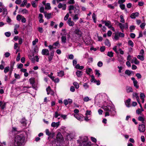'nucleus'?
Here are the masks:
<instances>
[{
  "mask_svg": "<svg viewBox=\"0 0 146 146\" xmlns=\"http://www.w3.org/2000/svg\"><path fill=\"white\" fill-rule=\"evenodd\" d=\"M74 33L77 35L78 37H80L81 35V32L78 29H76L74 31Z\"/></svg>",
  "mask_w": 146,
  "mask_h": 146,
  "instance_id": "obj_5",
  "label": "nucleus"
},
{
  "mask_svg": "<svg viewBox=\"0 0 146 146\" xmlns=\"http://www.w3.org/2000/svg\"><path fill=\"white\" fill-rule=\"evenodd\" d=\"M74 12L75 13L80 14V13L79 8L77 7H74Z\"/></svg>",
  "mask_w": 146,
  "mask_h": 146,
  "instance_id": "obj_21",
  "label": "nucleus"
},
{
  "mask_svg": "<svg viewBox=\"0 0 146 146\" xmlns=\"http://www.w3.org/2000/svg\"><path fill=\"white\" fill-rule=\"evenodd\" d=\"M88 139V137L86 136H84L81 138V142H82L83 143L84 142H86L87 141Z\"/></svg>",
  "mask_w": 146,
  "mask_h": 146,
  "instance_id": "obj_26",
  "label": "nucleus"
},
{
  "mask_svg": "<svg viewBox=\"0 0 146 146\" xmlns=\"http://www.w3.org/2000/svg\"><path fill=\"white\" fill-rule=\"evenodd\" d=\"M43 16L42 14L40 13L39 14L38 17L39 19V21L40 23H42L44 22V20L42 19Z\"/></svg>",
  "mask_w": 146,
  "mask_h": 146,
  "instance_id": "obj_16",
  "label": "nucleus"
},
{
  "mask_svg": "<svg viewBox=\"0 0 146 146\" xmlns=\"http://www.w3.org/2000/svg\"><path fill=\"white\" fill-rule=\"evenodd\" d=\"M27 3V0H24L21 4L20 5L21 7H24Z\"/></svg>",
  "mask_w": 146,
  "mask_h": 146,
  "instance_id": "obj_33",
  "label": "nucleus"
},
{
  "mask_svg": "<svg viewBox=\"0 0 146 146\" xmlns=\"http://www.w3.org/2000/svg\"><path fill=\"white\" fill-rule=\"evenodd\" d=\"M138 129L141 132H144L145 130V125L143 124L139 125Z\"/></svg>",
  "mask_w": 146,
  "mask_h": 146,
  "instance_id": "obj_3",
  "label": "nucleus"
},
{
  "mask_svg": "<svg viewBox=\"0 0 146 146\" xmlns=\"http://www.w3.org/2000/svg\"><path fill=\"white\" fill-rule=\"evenodd\" d=\"M136 113L137 114L139 115H142V114H143L140 109H138L136 111Z\"/></svg>",
  "mask_w": 146,
  "mask_h": 146,
  "instance_id": "obj_39",
  "label": "nucleus"
},
{
  "mask_svg": "<svg viewBox=\"0 0 146 146\" xmlns=\"http://www.w3.org/2000/svg\"><path fill=\"white\" fill-rule=\"evenodd\" d=\"M83 86L85 89H87L89 87V85L88 84V83H84L83 84Z\"/></svg>",
  "mask_w": 146,
  "mask_h": 146,
  "instance_id": "obj_47",
  "label": "nucleus"
},
{
  "mask_svg": "<svg viewBox=\"0 0 146 146\" xmlns=\"http://www.w3.org/2000/svg\"><path fill=\"white\" fill-rule=\"evenodd\" d=\"M61 42L62 43H65L66 42V35H61Z\"/></svg>",
  "mask_w": 146,
  "mask_h": 146,
  "instance_id": "obj_15",
  "label": "nucleus"
},
{
  "mask_svg": "<svg viewBox=\"0 0 146 146\" xmlns=\"http://www.w3.org/2000/svg\"><path fill=\"white\" fill-rule=\"evenodd\" d=\"M83 146H91V142H84L83 143Z\"/></svg>",
  "mask_w": 146,
  "mask_h": 146,
  "instance_id": "obj_34",
  "label": "nucleus"
},
{
  "mask_svg": "<svg viewBox=\"0 0 146 146\" xmlns=\"http://www.w3.org/2000/svg\"><path fill=\"white\" fill-rule=\"evenodd\" d=\"M64 75V72L63 71H60L58 72V76L59 77H62Z\"/></svg>",
  "mask_w": 146,
  "mask_h": 146,
  "instance_id": "obj_27",
  "label": "nucleus"
},
{
  "mask_svg": "<svg viewBox=\"0 0 146 146\" xmlns=\"http://www.w3.org/2000/svg\"><path fill=\"white\" fill-rule=\"evenodd\" d=\"M131 99L129 98L125 102V104L126 106L128 107H130Z\"/></svg>",
  "mask_w": 146,
  "mask_h": 146,
  "instance_id": "obj_19",
  "label": "nucleus"
},
{
  "mask_svg": "<svg viewBox=\"0 0 146 146\" xmlns=\"http://www.w3.org/2000/svg\"><path fill=\"white\" fill-rule=\"evenodd\" d=\"M21 12L23 14H28L29 13L28 10L25 9L22 10Z\"/></svg>",
  "mask_w": 146,
  "mask_h": 146,
  "instance_id": "obj_43",
  "label": "nucleus"
},
{
  "mask_svg": "<svg viewBox=\"0 0 146 146\" xmlns=\"http://www.w3.org/2000/svg\"><path fill=\"white\" fill-rule=\"evenodd\" d=\"M129 29H130V32H132L133 30L135 29V27L134 25H131Z\"/></svg>",
  "mask_w": 146,
  "mask_h": 146,
  "instance_id": "obj_56",
  "label": "nucleus"
},
{
  "mask_svg": "<svg viewBox=\"0 0 146 146\" xmlns=\"http://www.w3.org/2000/svg\"><path fill=\"white\" fill-rule=\"evenodd\" d=\"M3 15H4V17H5L8 14L7 9L6 7H3Z\"/></svg>",
  "mask_w": 146,
  "mask_h": 146,
  "instance_id": "obj_13",
  "label": "nucleus"
},
{
  "mask_svg": "<svg viewBox=\"0 0 146 146\" xmlns=\"http://www.w3.org/2000/svg\"><path fill=\"white\" fill-rule=\"evenodd\" d=\"M66 4H62L61 3H59L58 5V7L60 9L62 7V9L63 10H65L66 9Z\"/></svg>",
  "mask_w": 146,
  "mask_h": 146,
  "instance_id": "obj_4",
  "label": "nucleus"
},
{
  "mask_svg": "<svg viewBox=\"0 0 146 146\" xmlns=\"http://www.w3.org/2000/svg\"><path fill=\"white\" fill-rule=\"evenodd\" d=\"M67 23L70 26H73L74 24V23L73 21H67Z\"/></svg>",
  "mask_w": 146,
  "mask_h": 146,
  "instance_id": "obj_35",
  "label": "nucleus"
},
{
  "mask_svg": "<svg viewBox=\"0 0 146 146\" xmlns=\"http://www.w3.org/2000/svg\"><path fill=\"white\" fill-rule=\"evenodd\" d=\"M34 51L35 52L36 54L38 52V48L37 46H36L35 47L34 49Z\"/></svg>",
  "mask_w": 146,
  "mask_h": 146,
  "instance_id": "obj_54",
  "label": "nucleus"
},
{
  "mask_svg": "<svg viewBox=\"0 0 146 146\" xmlns=\"http://www.w3.org/2000/svg\"><path fill=\"white\" fill-rule=\"evenodd\" d=\"M139 13L138 12L132 13L130 17L132 19H135L136 17H138Z\"/></svg>",
  "mask_w": 146,
  "mask_h": 146,
  "instance_id": "obj_8",
  "label": "nucleus"
},
{
  "mask_svg": "<svg viewBox=\"0 0 146 146\" xmlns=\"http://www.w3.org/2000/svg\"><path fill=\"white\" fill-rule=\"evenodd\" d=\"M92 18L94 20V22H96V15L95 14V13H93L92 15Z\"/></svg>",
  "mask_w": 146,
  "mask_h": 146,
  "instance_id": "obj_57",
  "label": "nucleus"
},
{
  "mask_svg": "<svg viewBox=\"0 0 146 146\" xmlns=\"http://www.w3.org/2000/svg\"><path fill=\"white\" fill-rule=\"evenodd\" d=\"M45 132L46 134L49 136H50L51 134V133L50 132L49 130L48 129L46 130Z\"/></svg>",
  "mask_w": 146,
  "mask_h": 146,
  "instance_id": "obj_52",
  "label": "nucleus"
},
{
  "mask_svg": "<svg viewBox=\"0 0 146 146\" xmlns=\"http://www.w3.org/2000/svg\"><path fill=\"white\" fill-rule=\"evenodd\" d=\"M141 115V116H139L138 117V119L139 121H141L142 123L144 124V119L143 117L144 115L142 114V115Z\"/></svg>",
  "mask_w": 146,
  "mask_h": 146,
  "instance_id": "obj_17",
  "label": "nucleus"
},
{
  "mask_svg": "<svg viewBox=\"0 0 146 146\" xmlns=\"http://www.w3.org/2000/svg\"><path fill=\"white\" fill-rule=\"evenodd\" d=\"M38 38H36L35 40H33L32 42V44L33 46L35 45L36 43L38 42Z\"/></svg>",
  "mask_w": 146,
  "mask_h": 146,
  "instance_id": "obj_49",
  "label": "nucleus"
},
{
  "mask_svg": "<svg viewBox=\"0 0 146 146\" xmlns=\"http://www.w3.org/2000/svg\"><path fill=\"white\" fill-rule=\"evenodd\" d=\"M75 68L77 69L82 70L84 68V66H80L79 64H78L76 65Z\"/></svg>",
  "mask_w": 146,
  "mask_h": 146,
  "instance_id": "obj_24",
  "label": "nucleus"
},
{
  "mask_svg": "<svg viewBox=\"0 0 146 146\" xmlns=\"http://www.w3.org/2000/svg\"><path fill=\"white\" fill-rule=\"evenodd\" d=\"M44 16L47 19H50L51 17V13L47 14L46 12H44Z\"/></svg>",
  "mask_w": 146,
  "mask_h": 146,
  "instance_id": "obj_18",
  "label": "nucleus"
},
{
  "mask_svg": "<svg viewBox=\"0 0 146 146\" xmlns=\"http://www.w3.org/2000/svg\"><path fill=\"white\" fill-rule=\"evenodd\" d=\"M42 54L43 55H49V52L48 50L47 49H43L42 50Z\"/></svg>",
  "mask_w": 146,
  "mask_h": 146,
  "instance_id": "obj_6",
  "label": "nucleus"
},
{
  "mask_svg": "<svg viewBox=\"0 0 146 146\" xmlns=\"http://www.w3.org/2000/svg\"><path fill=\"white\" fill-rule=\"evenodd\" d=\"M25 141V137L23 135H17L15 138L14 144L16 146H21Z\"/></svg>",
  "mask_w": 146,
  "mask_h": 146,
  "instance_id": "obj_2",
  "label": "nucleus"
},
{
  "mask_svg": "<svg viewBox=\"0 0 146 146\" xmlns=\"http://www.w3.org/2000/svg\"><path fill=\"white\" fill-rule=\"evenodd\" d=\"M137 58L141 61L143 60L144 59V56L142 55H138Z\"/></svg>",
  "mask_w": 146,
  "mask_h": 146,
  "instance_id": "obj_42",
  "label": "nucleus"
},
{
  "mask_svg": "<svg viewBox=\"0 0 146 146\" xmlns=\"http://www.w3.org/2000/svg\"><path fill=\"white\" fill-rule=\"evenodd\" d=\"M14 76L16 79H19L20 78V76L19 74H17L16 73H15Z\"/></svg>",
  "mask_w": 146,
  "mask_h": 146,
  "instance_id": "obj_63",
  "label": "nucleus"
},
{
  "mask_svg": "<svg viewBox=\"0 0 146 146\" xmlns=\"http://www.w3.org/2000/svg\"><path fill=\"white\" fill-rule=\"evenodd\" d=\"M95 74L97 75L98 77H99L100 75V74L99 72V70H95Z\"/></svg>",
  "mask_w": 146,
  "mask_h": 146,
  "instance_id": "obj_55",
  "label": "nucleus"
},
{
  "mask_svg": "<svg viewBox=\"0 0 146 146\" xmlns=\"http://www.w3.org/2000/svg\"><path fill=\"white\" fill-rule=\"evenodd\" d=\"M35 79L34 78H31L29 80V82L33 86L35 83Z\"/></svg>",
  "mask_w": 146,
  "mask_h": 146,
  "instance_id": "obj_31",
  "label": "nucleus"
},
{
  "mask_svg": "<svg viewBox=\"0 0 146 146\" xmlns=\"http://www.w3.org/2000/svg\"><path fill=\"white\" fill-rule=\"evenodd\" d=\"M69 16V15L68 13H67L66 15L65 16L64 18V21H66L68 18V17Z\"/></svg>",
  "mask_w": 146,
  "mask_h": 146,
  "instance_id": "obj_59",
  "label": "nucleus"
},
{
  "mask_svg": "<svg viewBox=\"0 0 146 146\" xmlns=\"http://www.w3.org/2000/svg\"><path fill=\"white\" fill-rule=\"evenodd\" d=\"M98 66L99 67H102L103 65V63L101 61H99L97 64Z\"/></svg>",
  "mask_w": 146,
  "mask_h": 146,
  "instance_id": "obj_62",
  "label": "nucleus"
},
{
  "mask_svg": "<svg viewBox=\"0 0 146 146\" xmlns=\"http://www.w3.org/2000/svg\"><path fill=\"white\" fill-rule=\"evenodd\" d=\"M56 138L57 139H59L62 140V135L61 134L60 132L58 133L57 136H56Z\"/></svg>",
  "mask_w": 146,
  "mask_h": 146,
  "instance_id": "obj_25",
  "label": "nucleus"
},
{
  "mask_svg": "<svg viewBox=\"0 0 146 146\" xmlns=\"http://www.w3.org/2000/svg\"><path fill=\"white\" fill-rule=\"evenodd\" d=\"M140 97L141 99L144 98L145 97V96L144 93H140Z\"/></svg>",
  "mask_w": 146,
  "mask_h": 146,
  "instance_id": "obj_53",
  "label": "nucleus"
},
{
  "mask_svg": "<svg viewBox=\"0 0 146 146\" xmlns=\"http://www.w3.org/2000/svg\"><path fill=\"white\" fill-rule=\"evenodd\" d=\"M126 91L127 93H129L132 92L133 90L132 88L130 86H127L126 87Z\"/></svg>",
  "mask_w": 146,
  "mask_h": 146,
  "instance_id": "obj_12",
  "label": "nucleus"
},
{
  "mask_svg": "<svg viewBox=\"0 0 146 146\" xmlns=\"http://www.w3.org/2000/svg\"><path fill=\"white\" fill-rule=\"evenodd\" d=\"M46 91L47 92V94L48 95H49L50 94L51 95H52V93H50L51 92H52V91L51 90L50 87L49 86H48L46 89Z\"/></svg>",
  "mask_w": 146,
  "mask_h": 146,
  "instance_id": "obj_29",
  "label": "nucleus"
},
{
  "mask_svg": "<svg viewBox=\"0 0 146 146\" xmlns=\"http://www.w3.org/2000/svg\"><path fill=\"white\" fill-rule=\"evenodd\" d=\"M92 71V70L90 68H87L86 70V74L89 75L90 74V73Z\"/></svg>",
  "mask_w": 146,
  "mask_h": 146,
  "instance_id": "obj_37",
  "label": "nucleus"
},
{
  "mask_svg": "<svg viewBox=\"0 0 146 146\" xmlns=\"http://www.w3.org/2000/svg\"><path fill=\"white\" fill-rule=\"evenodd\" d=\"M73 84L75 86L76 88L78 89L79 88V86L77 82H74L73 83Z\"/></svg>",
  "mask_w": 146,
  "mask_h": 146,
  "instance_id": "obj_38",
  "label": "nucleus"
},
{
  "mask_svg": "<svg viewBox=\"0 0 146 146\" xmlns=\"http://www.w3.org/2000/svg\"><path fill=\"white\" fill-rule=\"evenodd\" d=\"M119 37H124L125 35L124 33L121 32H119L117 33Z\"/></svg>",
  "mask_w": 146,
  "mask_h": 146,
  "instance_id": "obj_44",
  "label": "nucleus"
},
{
  "mask_svg": "<svg viewBox=\"0 0 146 146\" xmlns=\"http://www.w3.org/2000/svg\"><path fill=\"white\" fill-rule=\"evenodd\" d=\"M105 43L106 45L108 47H110L111 46V44L109 40L108 39H106L105 41Z\"/></svg>",
  "mask_w": 146,
  "mask_h": 146,
  "instance_id": "obj_28",
  "label": "nucleus"
},
{
  "mask_svg": "<svg viewBox=\"0 0 146 146\" xmlns=\"http://www.w3.org/2000/svg\"><path fill=\"white\" fill-rule=\"evenodd\" d=\"M104 22L105 23V25L108 27L109 28H111V27L112 26L111 24V23L109 21L108 22L104 21Z\"/></svg>",
  "mask_w": 146,
  "mask_h": 146,
  "instance_id": "obj_22",
  "label": "nucleus"
},
{
  "mask_svg": "<svg viewBox=\"0 0 146 146\" xmlns=\"http://www.w3.org/2000/svg\"><path fill=\"white\" fill-rule=\"evenodd\" d=\"M102 108L106 111L105 115V117L109 115L114 116L116 115L115 108L113 106H104Z\"/></svg>",
  "mask_w": 146,
  "mask_h": 146,
  "instance_id": "obj_1",
  "label": "nucleus"
},
{
  "mask_svg": "<svg viewBox=\"0 0 146 146\" xmlns=\"http://www.w3.org/2000/svg\"><path fill=\"white\" fill-rule=\"evenodd\" d=\"M15 63V62L14 61H13L11 63V65H10V68L11 69V70H13V66L14 65V64Z\"/></svg>",
  "mask_w": 146,
  "mask_h": 146,
  "instance_id": "obj_50",
  "label": "nucleus"
},
{
  "mask_svg": "<svg viewBox=\"0 0 146 146\" xmlns=\"http://www.w3.org/2000/svg\"><path fill=\"white\" fill-rule=\"evenodd\" d=\"M75 14L74 15L72 18L73 20L75 21L78 19L79 17H78V15L79 14Z\"/></svg>",
  "mask_w": 146,
  "mask_h": 146,
  "instance_id": "obj_20",
  "label": "nucleus"
},
{
  "mask_svg": "<svg viewBox=\"0 0 146 146\" xmlns=\"http://www.w3.org/2000/svg\"><path fill=\"white\" fill-rule=\"evenodd\" d=\"M125 73L126 74L130 76L131 74V72L129 70H125Z\"/></svg>",
  "mask_w": 146,
  "mask_h": 146,
  "instance_id": "obj_48",
  "label": "nucleus"
},
{
  "mask_svg": "<svg viewBox=\"0 0 146 146\" xmlns=\"http://www.w3.org/2000/svg\"><path fill=\"white\" fill-rule=\"evenodd\" d=\"M22 17L23 16L21 15H18L17 16V19L18 21H20Z\"/></svg>",
  "mask_w": 146,
  "mask_h": 146,
  "instance_id": "obj_46",
  "label": "nucleus"
},
{
  "mask_svg": "<svg viewBox=\"0 0 146 146\" xmlns=\"http://www.w3.org/2000/svg\"><path fill=\"white\" fill-rule=\"evenodd\" d=\"M128 44L129 46H131V47H133L134 46L133 42L131 40L128 41Z\"/></svg>",
  "mask_w": 146,
  "mask_h": 146,
  "instance_id": "obj_41",
  "label": "nucleus"
},
{
  "mask_svg": "<svg viewBox=\"0 0 146 146\" xmlns=\"http://www.w3.org/2000/svg\"><path fill=\"white\" fill-rule=\"evenodd\" d=\"M10 68L9 66H7L5 67L4 68V72L5 73L8 72L10 70Z\"/></svg>",
  "mask_w": 146,
  "mask_h": 146,
  "instance_id": "obj_40",
  "label": "nucleus"
},
{
  "mask_svg": "<svg viewBox=\"0 0 146 146\" xmlns=\"http://www.w3.org/2000/svg\"><path fill=\"white\" fill-rule=\"evenodd\" d=\"M62 33H60L61 35H66L67 34L65 29H63L62 30Z\"/></svg>",
  "mask_w": 146,
  "mask_h": 146,
  "instance_id": "obj_30",
  "label": "nucleus"
},
{
  "mask_svg": "<svg viewBox=\"0 0 146 146\" xmlns=\"http://www.w3.org/2000/svg\"><path fill=\"white\" fill-rule=\"evenodd\" d=\"M6 103H3L2 101H0V108L2 110H4L6 107Z\"/></svg>",
  "mask_w": 146,
  "mask_h": 146,
  "instance_id": "obj_10",
  "label": "nucleus"
},
{
  "mask_svg": "<svg viewBox=\"0 0 146 146\" xmlns=\"http://www.w3.org/2000/svg\"><path fill=\"white\" fill-rule=\"evenodd\" d=\"M119 26L121 29H124V24H122L121 23H119L118 24Z\"/></svg>",
  "mask_w": 146,
  "mask_h": 146,
  "instance_id": "obj_51",
  "label": "nucleus"
},
{
  "mask_svg": "<svg viewBox=\"0 0 146 146\" xmlns=\"http://www.w3.org/2000/svg\"><path fill=\"white\" fill-rule=\"evenodd\" d=\"M120 18L121 19V20L120 21V22L122 23H124L125 20L123 18V16L122 15H121L120 16Z\"/></svg>",
  "mask_w": 146,
  "mask_h": 146,
  "instance_id": "obj_58",
  "label": "nucleus"
},
{
  "mask_svg": "<svg viewBox=\"0 0 146 146\" xmlns=\"http://www.w3.org/2000/svg\"><path fill=\"white\" fill-rule=\"evenodd\" d=\"M137 83L138 82L137 81H135L134 82H133L134 86L137 89H138L139 87V86L137 84Z\"/></svg>",
  "mask_w": 146,
  "mask_h": 146,
  "instance_id": "obj_45",
  "label": "nucleus"
},
{
  "mask_svg": "<svg viewBox=\"0 0 146 146\" xmlns=\"http://www.w3.org/2000/svg\"><path fill=\"white\" fill-rule=\"evenodd\" d=\"M120 7L122 10H124L125 8V6L124 4H120Z\"/></svg>",
  "mask_w": 146,
  "mask_h": 146,
  "instance_id": "obj_61",
  "label": "nucleus"
},
{
  "mask_svg": "<svg viewBox=\"0 0 146 146\" xmlns=\"http://www.w3.org/2000/svg\"><path fill=\"white\" fill-rule=\"evenodd\" d=\"M5 35L7 37H9L11 35V33L9 32H6L5 33Z\"/></svg>",
  "mask_w": 146,
  "mask_h": 146,
  "instance_id": "obj_60",
  "label": "nucleus"
},
{
  "mask_svg": "<svg viewBox=\"0 0 146 146\" xmlns=\"http://www.w3.org/2000/svg\"><path fill=\"white\" fill-rule=\"evenodd\" d=\"M119 36L118 35V34L117 33L114 36V39L116 40H117L119 39Z\"/></svg>",
  "mask_w": 146,
  "mask_h": 146,
  "instance_id": "obj_64",
  "label": "nucleus"
},
{
  "mask_svg": "<svg viewBox=\"0 0 146 146\" xmlns=\"http://www.w3.org/2000/svg\"><path fill=\"white\" fill-rule=\"evenodd\" d=\"M45 8L46 9H51L50 3H47L45 5Z\"/></svg>",
  "mask_w": 146,
  "mask_h": 146,
  "instance_id": "obj_32",
  "label": "nucleus"
},
{
  "mask_svg": "<svg viewBox=\"0 0 146 146\" xmlns=\"http://www.w3.org/2000/svg\"><path fill=\"white\" fill-rule=\"evenodd\" d=\"M74 117L78 120L80 121H82L83 119V116L78 114H74Z\"/></svg>",
  "mask_w": 146,
  "mask_h": 146,
  "instance_id": "obj_7",
  "label": "nucleus"
},
{
  "mask_svg": "<svg viewBox=\"0 0 146 146\" xmlns=\"http://www.w3.org/2000/svg\"><path fill=\"white\" fill-rule=\"evenodd\" d=\"M131 62L132 63H134L136 64H139V62L137 60V58L136 57H134L131 60Z\"/></svg>",
  "mask_w": 146,
  "mask_h": 146,
  "instance_id": "obj_11",
  "label": "nucleus"
},
{
  "mask_svg": "<svg viewBox=\"0 0 146 146\" xmlns=\"http://www.w3.org/2000/svg\"><path fill=\"white\" fill-rule=\"evenodd\" d=\"M59 124L60 122L59 121L56 123L53 122L52 123L51 125L52 127H58L59 126Z\"/></svg>",
  "mask_w": 146,
  "mask_h": 146,
  "instance_id": "obj_14",
  "label": "nucleus"
},
{
  "mask_svg": "<svg viewBox=\"0 0 146 146\" xmlns=\"http://www.w3.org/2000/svg\"><path fill=\"white\" fill-rule=\"evenodd\" d=\"M107 55L110 57H113V53L111 51L108 52L107 53Z\"/></svg>",
  "mask_w": 146,
  "mask_h": 146,
  "instance_id": "obj_36",
  "label": "nucleus"
},
{
  "mask_svg": "<svg viewBox=\"0 0 146 146\" xmlns=\"http://www.w3.org/2000/svg\"><path fill=\"white\" fill-rule=\"evenodd\" d=\"M82 72L81 71L77 70L76 72V74L78 77H81L82 75Z\"/></svg>",
  "mask_w": 146,
  "mask_h": 146,
  "instance_id": "obj_23",
  "label": "nucleus"
},
{
  "mask_svg": "<svg viewBox=\"0 0 146 146\" xmlns=\"http://www.w3.org/2000/svg\"><path fill=\"white\" fill-rule=\"evenodd\" d=\"M26 120L25 118H23L21 121V126H22L25 127L27 125L26 122Z\"/></svg>",
  "mask_w": 146,
  "mask_h": 146,
  "instance_id": "obj_9",
  "label": "nucleus"
}]
</instances>
